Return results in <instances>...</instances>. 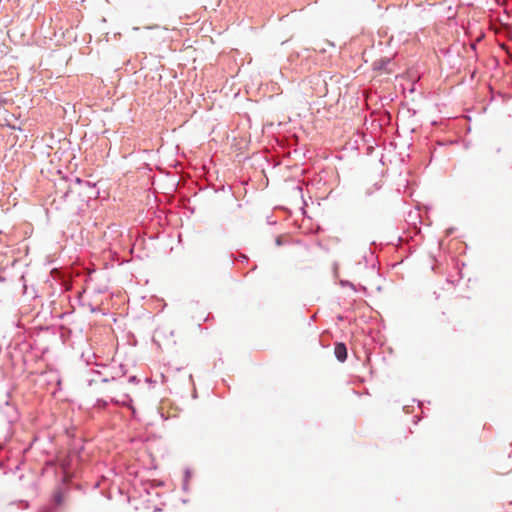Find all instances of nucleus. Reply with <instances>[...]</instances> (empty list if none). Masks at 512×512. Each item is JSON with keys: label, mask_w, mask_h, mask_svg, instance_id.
<instances>
[{"label": "nucleus", "mask_w": 512, "mask_h": 512, "mask_svg": "<svg viewBox=\"0 0 512 512\" xmlns=\"http://www.w3.org/2000/svg\"><path fill=\"white\" fill-rule=\"evenodd\" d=\"M394 62L391 57H381L372 63V69L381 74H392L394 72Z\"/></svg>", "instance_id": "nucleus-4"}, {"label": "nucleus", "mask_w": 512, "mask_h": 512, "mask_svg": "<svg viewBox=\"0 0 512 512\" xmlns=\"http://www.w3.org/2000/svg\"><path fill=\"white\" fill-rule=\"evenodd\" d=\"M382 185L378 182L372 184L371 186H368L365 188L364 190V196L365 197H370L374 194L375 191H378L379 189H381Z\"/></svg>", "instance_id": "nucleus-9"}, {"label": "nucleus", "mask_w": 512, "mask_h": 512, "mask_svg": "<svg viewBox=\"0 0 512 512\" xmlns=\"http://www.w3.org/2000/svg\"><path fill=\"white\" fill-rule=\"evenodd\" d=\"M89 309H90L91 312L98 311V308L94 307L92 304H89Z\"/></svg>", "instance_id": "nucleus-21"}, {"label": "nucleus", "mask_w": 512, "mask_h": 512, "mask_svg": "<svg viewBox=\"0 0 512 512\" xmlns=\"http://www.w3.org/2000/svg\"><path fill=\"white\" fill-rule=\"evenodd\" d=\"M126 397H127V399H128V400H127V402H124L123 404H124L125 406H127L128 408H130V410H131V415H132V417L135 419V418H136V413H137V412H136L135 407L132 405L133 400H132V398H130L128 395H126Z\"/></svg>", "instance_id": "nucleus-10"}, {"label": "nucleus", "mask_w": 512, "mask_h": 512, "mask_svg": "<svg viewBox=\"0 0 512 512\" xmlns=\"http://www.w3.org/2000/svg\"><path fill=\"white\" fill-rule=\"evenodd\" d=\"M87 186V180L71 174L60 179L56 184V195L62 200L67 201L71 199V192H79V186Z\"/></svg>", "instance_id": "nucleus-2"}, {"label": "nucleus", "mask_w": 512, "mask_h": 512, "mask_svg": "<svg viewBox=\"0 0 512 512\" xmlns=\"http://www.w3.org/2000/svg\"><path fill=\"white\" fill-rule=\"evenodd\" d=\"M471 49L476 50V44H472Z\"/></svg>", "instance_id": "nucleus-26"}, {"label": "nucleus", "mask_w": 512, "mask_h": 512, "mask_svg": "<svg viewBox=\"0 0 512 512\" xmlns=\"http://www.w3.org/2000/svg\"><path fill=\"white\" fill-rule=\"evenodd\" d=\"M16 350H18L20 353L23 354V357H22L23 365L25 367L28 366V362H29L28 355L33 350V343L28 342V341H23L17 345Z\"/></svg>", "instance_id": "nucleus-6"}, {"label": "nucleus", "mask_w": 512, "mask_h": 512, "mask_svg": "<svg viewBox=\"0 0 512 512\" xmlns=\"http://www.w3.org/2000/svg\"><path fill=\"white\" fill-rule=\"evenodd\" d=\"M3 466V464L0 462V468Z\"/></svg>", "instance_id": "nucleus-29"}, {"label": "nucleus", "mask_w": 512, "mask_h": 512, "mask_svg": "<svg viewBox=\"0 0 512 512\" xmlns=\"http://www.w3.org/2000/svg\"><path fill=\"white\" fill-rule=\"evenodd\" d=\"M118 404L119 401L115 398H111L110 401H107L105 399L99 398L96 400L95 407L99 409H106L109 405V403Z\"/></svg>", "instance_id": "nucleus-8"}, {"label": "nucleus", "mask_w": 512, "mask_h": 512, "mask_svg": "<svg viewBox=\"0 0 512 512\" xmlns=\"http://www.w3.org/2000/svg\"><path fill=\"white\" fill-rule=\"evenodd\" d=\"M189 489V482L188 481H184L183 480V483H182V490L187 492Z\"/></svg>", "instance_id": "nucleus-18"}, {"label": "nucleus", "mask_w": 512, "mask_h": 512, "mask_svg": "<svg viewBox=\"0 0 512 512\" xmlns=\"http://www.w3.org/2000/svg\"><path fill=\"white\" fill-rule=\"evenodd\" d=\"M114 379H115V377H114V376H112V377H111V380H114ZM109 381H110V379H109V378H103V379H102V382H103V383H108Z\"/></svg>", "instance_id": "nucleus-22"}, {"label": "nucleus", "mask_w": 512, "mask_h": 512, "mask_svg": "<svg viewBox=\"0 0 512 512\" xmlns=\"http://www.w3.org/2000/svg\"><path fill=\"white\" fill-rule=\"evenodd\" d=\"M119 369L121 370L122 375H125L127 373V369L124 364H120Z\"/></svg>", "instance_id": "nucleus-19"}, {"label": "nucleus", "mask_w": 512, "mask_h": 512, "mask_svg": "<svg viewBox=\"0 0 512 512\" xmlns=\"http://www.w3.org/2000/svg\"><path fill=\"white\" fill-rule=\"evenodd\" d=\"M190 477H191V471H190V469H186L184 472L183 480L189 482Z\"/></svg>", "instance_id": "nucleus-14"}, {"label": "nucleus", "mask_w": 512, "mask_h": 512, "mask_svg": "<svg viewBox=\"0 0 512 512\" xmlns=\"http://www.w3.org/2000/svg\"><path fill=\"white\" fill-rule=\"evenodd\" d=\"M297 189L302 192V188L300 186H297Z\"/></svg>", "instance_id": "nucleus-27"}, {"label": "nucleus", "mask_w": 512, "mask_h": 512, "mask_svg": "<svg viewBox=\"0 0 512 512\" xmlns=\"http://www.w3.org/2000/svg\"><path fill=\"white\" fill-rule=\"evenodd\" d=\"M275 244H276L277 246H281V245H283V239H282V237H281V236H277V237H276V239H275Z\"/></svg>", "instance_id": "nucleus-17"}, {"label": "nucleus", "mask_w": 512, "mask_h": 512, "mask_svg": "<svg viewBox=\"0 0 512 512\" xmlns=\"http://www.w3.org/2000/svg\"><path fill=\"white\" fill-rule=\"evenodd\" d=\"M267 223L269 225H275L277 222L272 219V216L267 217Z\"/></svg>", "instance_id": "nucleus-20"}, {"label": "nucleus", "mask_w": 512, "mask_h": 512, "mask_svg": "<svg viewBox=\"0 0 512 512\" xmlns=\"http://www.w3.org/2000/svg\"><path fill=\"white\" fill-rule=\"evenodd\" d=\"M341 285H342V286H349V287H351V288H353V289H354V285H353V283H351V282H350V281H348V280H342V281H341Z\"/></svg>", "instance_id": "nucleus-16"}, {"label": "nucleus", "mask_w": 512, "mask_h": 512, "mask_svg": "<svg viewBox=\"0 0 512 512\" xmlns=\"http://www.w3.org/2000/svg\"><path fill=\"white\" fill-rule=\"evenodd\" d=\"M7 384L0 383V400L4 396V389L6 388Z\"/></svg>", "instance_id": "nucleus-15"}, {"label": "nucleus", "mask_w": 512, "mask_h": 512, "mask_svg": "<svg viewBox=\"0 0 512 512\" xmlns=\"http://www.w3.org/2000/svg\"><path fill=\"white\" fill-rule=\"evenodd\" d=\"M334 355L339 362H345L348 357L346 344L343 342H336L334 345Z\"/></svg>", "instance_id": "nucleus-7"}, {"label": "nucleus", "mask_w": 512, "mask_h": 512, "mask_svg": "<svg viewBox=\"0 0 512 512\" xmlns=\"http://www.w3.org/2000/svg\"><path fill=\"white\" fill-rule=\"evenodd\" d=\"M452 232H453V229H449V230H447V235L452 234Z\"/></svg>", "instance_id": "nucleus-25"}, {"label": "nucleus", "mask_w": 512, "mask_h": 512, "mask_svg": "<svg viewBox=\"0 0 512 512\" xmlns=\"http://www.w3.org/2000/svg\"><path fill=\"white\" fill-rule=\"evenodd\" d=\"M79 192H71V199L78 198L80 201H88L89 199L97 197L99 191L96 189V184L87 181V186H79Z\"/></svg>", "instance_id": "nucleus-3"}, {"label": "nucleus", "mask_w": 512, "mask_h": 512, "mask_svg": "<svg viewBox=\"0 0 512 512\" xmlns=\"http://www.w3.org/2000/svg\"><path fill=\"white\" fill-rule=\"evenodd\" d=\"M128 382L132 384H137L140 382V379L137 376L132 375L128 378Z\"/></svg>", "instance_id": "nucleus-12"}, {"label": "nucleus", "mask_w": 512, "mask_h": 512, "mask_svg": "<svg viewBox=\"0 0 512 512\" xmlns=\"http://www.w3.org/2000/svg\"><path fill=\"white\" fill-rule=\"evenodd\" d=\"M15 389L16 385L14 383H7V386L4 389V396L0 400V413L11 426L17 423L21 417L18 406L11 400Z\"/></svg>", "instance_id": "nucleus-1"}, {"label": "nucleus", "mask_w": 512, "mask_h": 512, "mask_svg": "<svg viewBox=\"0 0 512 512\" xmlns=\"http://www.w3.org/2000/svg\"><path fill=\"white\" fill-rule=\"evenodd\" d=\"M233 261H237V262H240V263H245L247 264L249 262V257L246 255V254H238L237 256H233Z\"/></svg>", "instance_id": "nucleus-11"}, {"label": "nucleus", "mask_w": 512, "mask_h": 512, "mask_svg": "<svg viewBox=\"0 0 512 512\" xmlns=\"http://www.w3.org/2000/svg\"><path fill=\"white\" fill-rule=\"evenodd\" d=\"M256 268H257V265H254L252 270L254 271V270H256Z\"/></svg>", "instance_id": "nucleus-28"}, {"label": "nucleus", "mask_w": 512, "mask_h": 512, "mask_svg": "<svg viewBox=\"0 0 512 512\" xmlns=\"http://www.w3.org/2000/svg\"><path fill=\"white\" fill-rule=\"evenodd\" d=\"M6 281V278L0 274V283H4Z\"/></svg>", "instance_id": "nucleus-23"}, {"label": "nucleus", "mask_w": 512, "mask_h": 512, "mask_svg": "<svg viewBox=\"0 0 512 512\" xmlns=\"http://www.w3.org/2000/svg\"><path fill=\"white\" fill-rule=\"evenodd\" d=\"M65 500V489L58 486L52 493L49 507L54 508L55 511L63 505Z\"/></svg>", "instance_id": "nucleus-5"}, {"label": "nucleus", "mask_w": 512, "mask_h": 512, "mask_svg": "<svg viewBox=\"0 0 512 512\" xmlns=\"http://www.w3.org/2000/svg\"><path fill=\"white\" fill-rule=\"evenodd\" d=\"M38 512H56L54 508H51L49 506H43L41 507Z\"/></svg>", "instance_id": "nucleus-13"}, {"label": "nucleus", "mask_w": 512, "mask_h": 512, "mask_svg": "<svg viewBox=\"0 0 512 512\" xmlns=\"http://www.w3.org/2000/svg\"><path fill=\"white\" fill-rule=\"evenodd\" d=\"M4 103H6V100H5V99H0V106H1L2 104H4Z\"/></svg>", "instance_id": "nucleus-24"}]
</instances>
